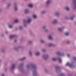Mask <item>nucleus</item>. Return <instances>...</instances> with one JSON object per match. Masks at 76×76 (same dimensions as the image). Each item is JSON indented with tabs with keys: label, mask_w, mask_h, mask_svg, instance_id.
<instances>
[{
	"label": "nucleus",
	"mask_w": 76,
	"mask_h": 76,
	"mask_svg": "<svg viewBox=\"0 0 76 76\" xmlns=\"http://www.w3.org/2000/svg\"><path fill=\"white\" fill-rule=\"evenodd\" d=\"M26 67L28 70H33V76H36L37 75V67L35 64L31 63L30 64H27L26 66Z\"/></svg>",
	"instance_id": "nucleus-1"
},
{
	"label": "nucleus",
	"mask_w": 76,
	"mask_h": 76,
	"mask_svg": "<svg viewBox=\"0 0 76 76\" xmlns=\"http://www.w3.org/2000/svg\"><path fill=\"white\" fill-rule=\"evenodd\" d=\"M24 64L23 63H22L20 64L19 70L21 71V72H22L23 71V66Z\"/></svg>",
	"instance_id": "nucleus-2"
},
{
	"label": "nucleus",
	"mask_w": 76,
	"mask_h": 76,
	"mask_svg": "<svg viewBox=\"0 0 76 76\" xmlns=\"http://www.w3.org/2000/svg\"><path fill=\"white\" fill-rule=\"evenodd\" d=\"M55 69L56 70V73L57 72H61V69L60 68V66H56L55 67Z\"/></svg>",
	"instance_id": "nucleus-3"
},
{
	"label": "nucleus",
	"mask_w": 76,
	"mask_h": 76,
	"mask_svg": "<svg viewBox=\"0 0 76 76\" xmlns=\"http://www.w3.org/2000/svg\"><path fill=\"white\" fill-rule=\"evenodd\" d=\"M51 3V0H47L45 3L47 7H48L49 5H50Z\"/></svg>",
	"instance_id": "nucleus-4"
},
{
	"label": "nucleus",
	"mask_w": 76,
	"mask_h": 76,
	"mask_svg": "<svg viewBox=\"0 0 76 76\" xmlns=\"http://www.w3.org/2000/svg\"><path fill=\"white\" fill-rule=\"evenodd\" d=\"M57 54L58 55V56H64V54L63 52H61V51H59L57 53Z\"/></svg>",
	"instance_id": "nucleus-5"
},
{
	"label": "nucleus",
	"mask_w": 76,
	"mask_h": 76,
	"mask_svg": "<svg viewBox=\"0 0 76 76\" xmlns=\"http://www.w3.org/2000/svg\"><path fill=\"white\" fill-rule=\"evenodd\" d=\"M49 56L48 54H45L43 56V58L45 60H47V59L48 58Z\"/></svg>",
	"instance_id": "nucleus-6"
},
{
	"label": "nucleus",
	"mask_w": 76,
	"mask_h": 76,
	"mask_svg": "<svg viewBox=\"0 0 76 76\" xmlns=\"http://www.w3.org/2000/svg\"><path fill=\"white\" fill-rule=\"evenodd\" d=\"M16 66V64H14L12 65L11 67V71H13L14 69H15V67Z\"/></svg>",
	"instance_id": "nucleus-7"
},
{
	"label": "nucleus",
	"mask_w": 76,
	"mask_h": 76,
	"mask_svg": "<svg viewBox=\"0 0 76 76\" xmlns=\"http://www.w3.org/2000/svg\"><path fill=\"white\" fill-rule=\"evenodd\" d=\"M26 22L27 23H31L32 22V19L30 18H28Z\"/></svg>",
	"instance_id": "nucleus-8"
},
{
	"label": "nucleus",
	"mask_w": 76,
	"mask_h": 76,
	"mask_svg": "<svg viewBox=\"0 0 76 76\" xmlns=\"http://www.w3.org/2000/svg\"><path fill=\"white\" fill-rule=\"evenodd\" d=\"M73 4L74 5L75 9L76 10V0H73Z\"/></svg>",
	"instance_id": "nucleus-9"
},
{
	"label": "nucleus",
	"mask_w": 76,
	"mask_h": 76,
	"mask_svg": "<svg viewBox=\"0 0 76 76\" xmlns=\"http://www.w3.org/2000/svg\"><path fill=\"white\" fill-rule=\"evenodd\" d=\"M22 48V47L21 46H19L18 48L15 47L14 48L15 50V51H18V50H19L20 48Z\"/></svg>",
	"instance_id": "nucleus-10"
},
{
	"label": "nucleus",
	"mask_w": 76,
	"mask_h": 76,
	"mask_svg": "<svg viewBox=\"0 0 76 76\" xmlns=\"http://www.w3.org/2000/svg\"><path fill=\"white\" fill-rule=\"evenodd\" d=\"M14 10L15 11H17L18 10V7H17V6L16 5V4L15 3L14 4Z\"/></svg>",
	"instance_id": "nucleus-11"
},
{
	"label": "nucleus",
	"mask_w": 76,
	"mask_h": 76,
	"mask_svg": "<svg viewBox=\"0 0 76 76\" xmlns=\"http://www.w3.org/2000/svg\"><path fill=\"white\" fill-rule=\"evenodd\" d=\"M66 66H69L70 67H71L72 66H73V64H70L69 62H68L67 63Z\"/></svg>",
	"instance_id": "nucleus-12"
},
{
	"label": "nucleus",
	"mask_w": 76,
	"mask_h": 76,
	"mask_svg": "<svg viewBox=\"0 0 76 76\" xmlns=\"http://www.w3.org/2000/svg\"><path fill=\"white\" fill-rule=\"evenodd\" d=\"M48 45L49 47H55L56 46V45L52 43H49Z\"/></svg>",
	"instance_id": "nucleus-13"
},
{
	"label": "nucleus",
	"mask_w": 76,
	"mask_h": 76,
	"mask_svg": "<svg viewBox=\"0 0 76 76\" xmlns=\"http://www.w3.org/2000/svg\"><path fill=\"white\" fill-rule=\"evenodd\" d=\"M57 23V19H54L52 22V23L53 24H56V23Z\"/></svg>",
	"instance_id": "nucleus-14"
},
{
	"label": "nucleus",
	"mask_w": 76,
	"mask_h": 76,
	"mask_svg": "<svg viewBox=\"0 0 76 76\" xmlns=\"http://www.w3.org/2000/svg\"><path fill=\"white\" fill-rule=\"evenodd\" d=\"M25 12L26 14H28L29 12V10L28 9H26L25 10Z\"/></svg>",
	"instance_id": "nucleus-15"
},
{
	"label": "nucleus",
	"mask_w": 76,
	"mask_h": 76,
	"mask_svg": "<svg viewBox=\"0 0 76 76\" xmlns=\"http://www.w3.org/2000/svg\"><path fill=\"white\" fill-rule=\"evenodd\" d=\"M58 60L59 63H61V58L60 57H58L57 58Z\"/></svg>",
	"instance_id": "nucleus-16"
},
{
	"label": "nucleus",
	"mask_w": 76,
	"mask_h": 76,
	"mask_svg": "<svg viewBox=\"0 0 76 76\" xmlns=\"http://www.w3.org/2000/svg\"><path fill=\"white\" fill-rule=\"evenodd\" d=\"M26 59V57H24L22 58H21L20 59V61H23V60H25Z\"/></svg>",
	"instance_id": "nucleus-17"
},
{
	"label": "nucleus",
	"mask_w": 76,
	"mask_h": 76,
	"mask_svg": "<svg viewBox=\"0 0 76 76\" xmlns=\"http://www.w3.org/2000/svg\"><path fill=\"white\" fill-rule=\"evenodd\" d=\"M10 6H11V4L10 3H9L7 4V6L6 7L7 9H8V8H9V7H10Z\"/></svg>",
	"instance_id": "nucleus-18"
},
{
	"label": "nucleus",
	"mask_w": 76,
	"mask_h": 76,
	"mask_svg": "<svg viewBox=\"0 0 76 76\" xmlns=\"http://www.w3.org/2000/svg\"><path fill=\"white\" fill-rule=\"evenodd\" d=\"M33 17L34 19H37V15H33Z\"/></svg>",
	"instance_id": "nucleus-19"
},
{
	"label": "nucleus",
	"mask_w": 76,
	"mask_h": 76,
	"mask_svg": "<svg viewBox=\"0 0 76 76\" xmlns=\"http://www.w3.org/2000/svg\"><path fill=\"white\" fill-rule=\"evenodd\" d=\"M15 37V35H11L10 36V39H12Z\"/></svg>",
	"instance_id": "nucleus-20"
},
{
	"label": "nucleus",
	"mask_w": 76,
	"mask_h": 76,
	"mask_svg": "<svg viewBox=\"0 0 76 76\" xmlns=\"http://www.w3.org/2000/svg\"><path fill=\"white\" fill-rule=\"evenodd\" d=\"M65 9L67 11H69L70 10V8L68 7H66Z\"/></svg>",
	"instance_id": "nucleus-21"
},
{
	"label": "nucleus",
	"mask_w": 76,
	"mask_h": 76,
	"mask_svg": "<svg viewBox=\"0 0 76 76\" xmlns=\"http://www.w3.org/2000/svg\"><path fill=\"white\" fill-rule=\"evenodd\" d=\"M55 15L57 16H58L60 15V13L58 12H56L55 13Z\"/></svg>",
	"instance_id": "nucleus-22"
},
{
	"label": "nucleus",
	"mask_w": 76,
	"mask_h": 76,
	"mask_svg": "<svg viewBox=\"0 0 76 76\" xmlns=\"http://www.w3.org/2000/svg\"><path fill=\"white\" fill-rule=\"evenodd\" d=\"M35 55L36 56H39V55H40V53L39 52L37 53H36Z\"/></svg>",
	"instance_id": "nucleus-23"
},
{
	"label": "nucleus",
	"mask_w": 76,
	"mask_h": 76,
	"mask_svg": "<svg viewBox=\"0 0 76 76\" xmlns=\"http://www.w3.org/2000/svg\"><path fill=\"white\" fill-rule=\"evenodd\" d=\"M45 13H46V11H45V10H43L41 12V13L43 15H44V14H45Z\"/></svg>",
	"instance_id": "nucleus-24"
},
{
	"label": "nucleus",
	"mask_w": 76,
	"mask_h": 76,
	"mask_svg": "<svg viewBox=\"0 0 76 76\" xmlns=\"http://www.w3.org/2000/svg\"><path fill=\"white\" fill-rule=\"evenodd\" d=\"M49 38L50 39H52L53 38H52V36H51V35H49Z\"/></svg>",
	"instance_id": "nucleus-25"
},
{
	"label": "nucleus",
	"mask_w": 76,
	"mask_h": 76,
	"mask_svg": "<svg viewBox=\"0 0 76 76\" xmlns=\"http://www.w3.org/2000/svg\"><path fill=\"white\" fill-rule=\"evenodd\" d=\"M65 35H66V36H69V32H67L65 33Z\"/></svg>",
	"instance_id": "nucleus-26"
},
{
	"label": "nucleus",
	"mask_w": 76,
	"mask_h": 76,
	"mask_svg": "<svg viewBox=\"0 0 76 76\" xmlns=\"http://www.w3.org/2000/svg\"><path fill=\"white\" fill-rule=\"evenodd\" d=\"M43 29L45 30L47 29V26H43Z\"/></svg>",
	"instance_id": "nucleus-27"
},
{
	"label": "nucleus",
	"mask_w": 76,
	"mask_h": 76,
	"mask_svg": "<svg viewBox=\"0 0 76 76\" xmlns=\"http://www.w3.org/2000/svg\"><path fill=\"white\" fill-rule=\"evenodd\" d=\"M75 16V15H74L71 18H70V19L72 20H73Z\"/></svg>",
	"instance_id": "nucleus-28"
},
{
	"label": "nucleus",
	"mask_w": 76,
	"mask_h": 76,
	"mask_svg": "<svg viewBox=\"0 0 76 76\" xmlns=\"http://www.w3.org/2000/svg\"><path fill=\"white\" fill-rule=\"evenodd\" d=\"M58 30L60 32L63 31V28H58Z\"/></svg>",
	"instance_id": "nucleus-29"
},
{
	"label": "nucleus",
	"mask_w": 76,
	"mask_h": 76,
	"mask_svg": "<svg viewBox=\"0 0 76 76\" xmlns=\"http://www.w3.org/2000/svg\"><path fill=\"white\" fill-rule=\"evenodd\" d=\"M9 27L10 28H13V25H10Z\"/></svg>",
	"instance_id": "nucleus-30"
},
{
	"label": "nucleus",
	"mask_w": 76,
	"mask_h": 76,
	"mask_svg": "<svg viewBox=\"0 0 76 76\" xmlns=\"http://www.w3.org/2000/svg\"><path fill=\"white\" fill-rule=\"evenodd\" d=\"M28 6L29 7H33V5L32 4H30L28 5Z\"/></svg>",
	"instance_id": "nucleus-31"
},
{
	"label": "nucleus",
	"mask_w": 76,
	"mask_h": 76,
	"mask_svg": "<svg viewBox=\"0 0 76 76\" xmlns=\"http://www.w3.org/2000/svg\"><path fill=\"white\" fill-rule=\"evenodd\" d=\"M41 43H42V44H43V43H44V42H45V41L43 40H41Z\"/></svg>",
	"instance_id": "nucleus-32"
},
{
	"label": "nucleus",
	"mask_w": 76,
	"mask_h": 76,
	"mask_svg": "<svg viewBox=\"0 0 76 76\" xmlns=\"http://www.w3.org/2000/svg\"><path fill=\"white\" fill-rule=\"evenodd\" d=\"M29 54L31 56L32 55V51H29Z\"/></svg>",
	"instance_id": "nucleus-33"
},
{
	"label": "nucleus",
	"mask_w": 76,
	"mask_h": 76,
	"mask_svg": "<svg viewBox=\"0 0 76 76\" xmlns=\"http://www.w3.org/2000/svg\"><path fill=\"white\" fill-rule=\"evenodd\" d=\"M28 44H32V42L31 41H28Z\"/></svg>",
	"instance_id": "nucleus-34"
},
{
	"label": "nucleus",
	"mask_w": 76,
	"mask_h": 76,
	"mask_svg": "<svg viewBox=\"0 0 76 76\" xmlns=\"http://www.w3.org/2000/svg\"><path fill=\"white\" fill-rule=\"evenodd\" d=\"M60 76H64V74H63V73L60 74Z\"/></svg>",
	"instance_id": "nucleus-35"
},
{
	"label": "nucleus",
	"mask_w": 76,
	"mask_h": 76,
	"mask_svg": "<svg viewBox=\"0 0 76 76\" xmlns=\"http://www.w3.org/2000/svg\"><path fill=\"white\" fill-rule=\"evenodd\" d=\"M15 23H17V22H18V20L15 19Z\"/></svg>",
	"instance_id": "nucleus-36"
},
{
	"label": "nucleus",
	"mask_w": 76,
	"mask_h": 76,
	"mask_svg": "<svg viewBox=\"0 0 76 76\" xmlns=\"http://www.w3.org/2000/svg\"><path fill=\"white\" fill-rule=\"evenodd\" d=\"M19 28L21 30L22 29V27L21 26H19Z\"/></svg>",
	"instance_id": "nucleus-37"
},
{
	"label": "nucleus",
	"mask_w": 76,
	"mask_h": 76,
	"mask_svg": "<svg viewBox=\"0 0 76 76\" xmlns=\"http://www.w3.org/2000/svg\"><path fill=\"white\" fill-rule=\"evenodd\" d=\"M45 32H48V29H46L45 30Z\"/></svg>",
	"instance_id": "nucleus-38"
},
{
	"label": "nucleus",
	"mask_w": 76,
	"mask_h": 76,
	"mask_svg": "<svg viewBox=\"0 0 76 76\" xmlns=\"http://www.w3.org/2000/svg\"><path fill=\"white\" fill-rule=\"evenodd\" d=\"M53 61H56V58H53L52 59Z\"/></svg>",
	"instance_id": "nucleus-39"
},
{
	"label": "nucleus",
	"mask_w": 76,
	"mask_h": 76,
	"mask_svg": "<svg viewBox=\"0 0 76 76\" xmlns=\"http://www.w3.org/2000/svg\"><path fill=\"white\" fill-rule=\"evenodd\" d=\"M67 44H70V41H67Z\"/></svg>",
	"instance_id": "nucleus-40"
},
{
	"label": "nucleus",
	"mask_w": 76,
	"mask_h": 76,
	"mask_svg": "<svg viewBox=\"0 0 76 76\" xmlns=\"http://www.w3.org/2000/svg\"><path fill=\"white\" fill-rule=\"evenodd\" d=\"M73 60H76V57H74L73 58Z\"/></svg>",
	"instance_id": "nucleus-41"
},
{
	"label": "nucleus",
	"mask_w": 76,
	"mask_h": 76,
	"mask_svg": "<svg viewBox=\"0 0 76 76\" xmlns=\"http://www.w3.org/2000/svg\"><path fill=\"white\" fill-rule=\"evenodd\" d=\"M5 33H6V34H7L8 33V31H5Z\"/></svg>",
	"instance_id": "nucleus-42"
},
{
	"label": "nucleus",
	"mask_w": 76,
	"mask_h": 76,
	"mask_svg": "<svg viewBox=\"0 0 76 76\" xmlns=\"http://www.w3.org/2000/svg\"><path fill=\"white\" fill-rule=\"evenodd\" d=\"M65 18L66 19H69V18H68V17H65Z\"/></svg>",
	"instance_id": "nucleus-43"
},
{
	"label": "nucleus",
	"mask_w": 76,
	"mask_h": 76,
	"mask_svg": "<svg viewBox=\"0 0 76 76\" xmlns=\"http://www.w3.org/2000/svg\"><path fill=\"white\" fill-rule=\"evenodd\" d=\"M42 51H43V52H45V49H43L42 50Z\"/></svg>",
	"instance_id": "nucleus-44"
},
{
	"label": "nucleus",
	"mask_w": 76,
	"mask_h": 76,
	"mask_svg": "<svg viewBox=\"0 0 76 76\" xmlns=\"http://www.w3.org/2000/svg\"><path fill=\"white\" fill-rule=\"evenodd\" d=\"M67 56L68 57H70V55L68 54H67Z\"/></svg>",
	"instance_id": "nucleus-45"
},
{
	"label": "nucleus",
	"mask_w": 76,
	"mask_h": 76,
	"mask_svg": "<svg viewBox=\"0 0 76 76\" xmlns=\"http://www.w3.org/2000/svg\"><path fill=\"white\" fill-rule=\"evenodd\" d=\"M26 26H27L26 24H24V26H25V27H26Z\"/></svg>",
	"instance_id": "nucleus-46"
},
{
	"label": "nucleus",
	"mask_w": 76,
	"mask_h": 76,
	"mask_svg": "<svg viewBox=\"0 0 76 76\" xmlns=\"http://www.w3.org/2000/svg\"><path fill=\"white\" fill-rule=\"evenodd\" d=\"M2 76H5L4 74H3L2 75Z\"/></svg>",
	"instance_id": "nucleus-47"
},
{
	"label": "nucleus",
	"mask_w": 76,
	"mask_h": 76,
	"mask_svg": "<svg viewBox=\"0 0 76 76\" xmlns=\"http://www.w3.org/2000/svg\"><path fill=\"white\" fill-rule=\"evenodd\" d=\"M17 41V40H16L14 41V42H16Z\"/></svg>",
	"instance_id": "nucleus-48"
},
{
	"label": "nucleus",
	"mask_w": 76,
	"mask_h": 76,
	"mask_svg": "<svg viewBox=\"0 0 76 76\" xmlns=\"http://www.w3.org/2000/svg\"><path fill=\"white\" fill-rule=\"evenodd\" d=\"M1 36H2V37H4V35L3 34H2V35H1Z\"/></svg>",
	"instance_id": "nucleus-49"
},
{
	"label": "nucleus",
	"mask_w": 76,
	"mask_h": 76,
	"mask_svg": "<svg viewBox=\"0 0 76 76\" xmlns=\"http://www.w3.org/2000/svg\"><path fill=\"white\" fill-rule=\"evenodd\" d=\"M24 22H26V20H24Z\"/></svg>",
	"instance_id": "nucleus-50"
},
{
	"label": "nucleus",
	"mask_w": 76,
	"mask_h": 76,
	"mask_svg": "<svg viewBox=\"0 0 76 76\" xmlns=\"http://www.w3.org/2000/svg\"><path fill=\"white\" fill-rule=\"evenodd\" d=\"M1 59H0V62H1Z\"/></svg>",
	"instance_id": "nucleus-51"
}]
</instances>
